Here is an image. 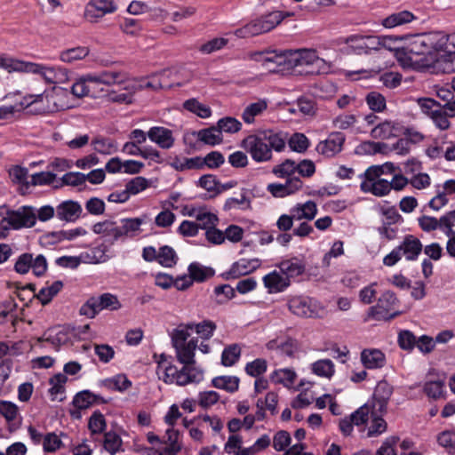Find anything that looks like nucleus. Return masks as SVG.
<instances>
[{
  "mask_svg": "<svg viewBox=\"0 0 455 455\" xmlns=\"http://www.w3.org/2000/svg\"><path fill=\"white\" fill-rule=\"evenodd\" d=\"M192 331L193 325L190 324H179L172 331V344L181 366L178 367L170 356L161 354L156 360V372L159 380L178 387L196 385L204 380V371L196 364L195 359L198 339L192 338L188 340Z\"/></svg>",
  "mask_w": 455,
  "mask_h": 455,
  "instance_id": "nucleus-1",
  "label": "nucleus"
},
{
  "mask_svg": "<svg viewBox=\"0 0 455 455\" xmlns=\"http://www.w3.org/2000/svg\"><path fill=\"white\" fill-rule=\"evenodd\" d=\"M406 48L419 60L422 68H436L443 61L439 31L412 36Z\"/></svg>",
  "mask_w": 455,
  "mask_h": 455,
  "instance_id": "nucleus-2",
  "label": "nucleus"
},
{
  "mask_svg": "<svg viewBox=\"0 0 455 455\" xmlns=\"http://www.w3.org/2000/svg\"><path fill=\"white\" fill-rule=\"evenodd\" d=\"M263 61L273 63L275 68H269L274 72H289L297 67L310 66L318 61H323L313 49H299L294 51H286L275 54L271 58H265Z\"/></svg>",
  "mask_w": 455,
  "mask_h": 455,
  "instance_id": "nucleus-3",
  "label": "nucleus"
},
{
  "mask_svg": "<svg viewBox=\"0 0 455 455\" xmlns=\"http://www.w3.org/2000/svg\"><path fill=\"white\" fill-rule=\"evenodd\" d=\"M289 15V13H283L278 10L268 12L256 17L242 28L235 29L234 34L239 38H248L267 33L274 29Z\"/></svg>",
  "mask_w": 455,
  "mask_h": 455,
  "instance_id": "nucleus-4",
  "label": "nucleus"
},
{
  "mask_svg": "<svg viewBox=\"0 0 455 455\" xmlns=\"http://www.w3.org/2000/svg\"><path fill=\"white\" fill-rule=\"evenodd\" d=\"M0 216H3L0 226L5 230L32 228L36 223V208L31 206H20L12 211L0 206Z\"/></svg>",
  "mask_w": 455,
  "mask_h": 455,
  "instance_id": "nucleus-5",
  "label": "nucleus"
},
{
  "mask_svg": "<svg viewBox=\"0 0 455 455\" xmlns=\"http://www.w3.org/2000/svg\"><path fill=\"white\" fill-rule=\"evenodd\" d=\"M65 97L66 92H44L43 93L26 96L23 104L26 107L35 105V111L40 114L53 113L69 108V105L63 101Z\"/></svg>",
  "mask_w": 455,
  "mask_h": 455,
  "instance_id": "nucleus-6",
  "label": "nucleus"
},
{
  "mask_svg": "<svg viewBox=\"0 0 455 455\" xmlns=\"http://www.w3.org/2000/svg\"><path fill=\"white\" fill-rule=\"evenodd\" d=\"M384 172L381 166L372 165L360 174V188L363 193H370L375 196H385L390 193L389 181L382 179Z\"/></svg>",
  "mask_w": 455,
  "mask_h": 455,
  "instance_id": "nucleus-7",
  "label": "nucleus"
},
{
  "mask_svg": "<svg viewBox=\"0 0 455 455\" xmlns=\"http://www.w3.org/2000/svg\"><path fill=\"white\" fill-rule=\"evenodd\" d=\"M422 251V243L412 235H407L403 242L383 259L385 266H395L403 256L407 260H416Z\"/></svg>",
  "mask_w": 455,
  "mask_h": 455,
  "instance_id": "nucleus-8",
  "label": "nucleus"
},
{
  "mask_svg": "<svg viewBox=\"0 0 455 455\" xmlns=\"http://www.w3.org/2000/svg\"><path fill=\"white\" fill-rule=\"evenodd\" d=\"M21 72L39 75L51 84H65L68 81V70L60 66H46L23 60Z\"/></svg>",
  "mask_w": 455,
  "mask_h": 455,
  "instance_id": "nucleus-9",
  "label": "nucleus"
},
{
  "mask_svg": "<svg viewBox=\"0 0 455 455\" xmlns=\"http://www.w3.org/2000/svg\"><path fill=\"white\" fill-rule=\"evenodd\" d=\"M397 299L393 291H386L378 299L377 304L368 309V317L381 321L391 320L400 312L396 310Z\"/></svg>",
  "mask_w": 455,
  "mask_h": 455,
  "instance_id": "nucleus-10",
  "label": "nucleus"
},
{
  "mask_svg": "<svg viewBox=\"0 0 455 455\" xmlns=\"http://www.w3.org/2000/svg\"><path fill=\"white\" fill-rule=\"evenodd\" d=\"M241 147L256 163H266L272 159V151L261 132L244 138Z\"/></svg>",
  "mask_w": 455,
  "mask_h": 455,
  "instance_id": "nucleus-11",
  "label": "nucleus"
},
{
  "mask_svg": "<svg viewBox=\"0 0 455 455\" xmlns=\"http://www.w3.org/2000/svg\"><path fill=\"white\" fill-rule=\"evenodd\" d=\"M47 268L48 263L43 254L22 253L17 258L14 264V270L18 274L25 275L31 270L37 277L43 276Z\"/></svg>",
  "mask_w": 455,
  "mask_h": 455,
  "instance_id": "nucleus-12",
  "label": "nucleus"
},
{
  "mask_svg": "<svg viewBox=\"0 0 455 455\" xmlns=\"http://www.w3.org/2000/svg\"><path fill=\"white\" fill-rule=\"evenodd\" d=\"M287 307L291 314L299 317H315L322 309L316 299L304 295L288 297Z\"/></svg>",
  "mask_w": 455,
  "mask_h": 455,
  "instance_id": "nucleus-13",
  "label": "nucleus"
},
{
  "mask_svg": "<svg viewBox=\"0 0 455 455\" xmlns=\"http://www.w3.org/2000/svg\"><path fill=\"white\" fill-rule=\"evenodd\" d=\"M117 9L114 0H89L84 16L90 23H98L104 16L116 12Z\"/></svg>",
  "mask_w": 455,
  "mask_h": 455,
  "instance_id": "nucleus-14",
  "label": "nucleus"
},
{
  "mask_svg": "<svg viewBox=\"0 0 455 455\" xmlns=\"http://www.w3.org/2000/svg\"><path fill=\"white\" fill-rule=\"evenodd\" d=\"M262 260L259 258H242L235 261L228 271L224 273L226 279H237L250 275L260 267Z\"/></svg>",
  "mask_w": 455,
  "mask_h": 455,
  "instance_id": "nucleus-15",
  "label": "nucleus"
},
{
  "mask_svg": "<svg viewBox=\"0 0 455 455\" xmlns=\"http://www.w3.org/2000/svg\"><path fill=\"white\" fill-rule=\"evenodd\" d=\"M345 140L346 136L342 132H332L316 145L315 149L325 157H332L342 150Z\"/></svg>",
  "mask_w": 455,
  "mask_h": 455,
  "instance_id": "nucleus-16",
  "label": "nucleus"
},
{
  "mask_svg": "<svg viewBox=\"0 0 455 455\" xmlns=\"http://www.w3.org/2000/svg\"><path fill=\"white\" fill-rule=\"evenodd\" d=\"M262 282L270 294L283 292L291 285V280L280 269H275L264 275Z\"/></svg>",
  "mask_w": 455,
  "mask_h": 455,
  "instance_id": "nucleus-17",
  "label": "nucleus"
},
{
  "mask_svg": "<svg viewBox=\"0 0 455 455\" xmlns=\"http://www.w3.org/2000/svg\"><path fill=\"white\" fill-rule=\"evenodd\" d=\"M303 182L299 178L292 177L283 183H270L267 191L275 197H285L293 195L302 188Z\"/></svg>",
  "mask_w": 455,
  "mask_h": 455,
  "instance_id": "nucleus-18",
  "label": "nucleus"
},
{
  "mask_svg": "<svg viewBox=\"0 0 455 455\" xmlns=\"http://www.w3.org/2000/svg\"><path fill=\"white\" fill-rule=\"evenodd\" d=\"M149 140L162 149H170L174 146L173 132L164 126H153L148 131Z\"/></svg>",
  "mask_w": 455,
  "mask_h": 455,
  "instance_id": "nucleus-19",
  "label": "nucleus"
},
{
  "mask_svg": "<svg viewBox=\"0 0 455 455\" xmlns=\"http://www.w3.org/2000/svg\"><path fill=\"white\" fill-rule=\"evenodd\" d=\"M393 394L392 386L387 381H379L373 393V401L370 405L378 410L380 414L387 412L388 401Z\"/></svg>",
  "mask_w": 455,
  "mask_h": 455,
  "instance_id": "nucleus-20",
  "label": "nucleus"
},
{
  "mask_svg": "<svg viewBox=\"0 0 455 455\" xmlns=\"http://www.w3.org/2000/svg\"><path fill=\"white\" fill-rule=\"evenodd\" d=\"M0 415L4 418L11 431L17 430L22 423L19 407L11 401H0Z\"/></svg>",
  "mask_w": 455,
  "mask_h": 455,
  "instance_id": "nucleus-21",
  "label": "nucleus"
},
{
  "mask_svg": "<svg viewBox=\"0 0 455 455\" xmlns=\"http://www.w3.org/2000/svg\"><path fill=\"white\" fill-rule=\"evenodd\" d=\"M164 438L166 440L163 443L166 446L162 449H155L150 455H177L179 453L181 450V444L179 442V430L175 429L174 427H168L165 430Z\"/></svg>",
  "mask_w": 455,
  "mask_h": 455,
  "instance_id": "nucleus-22",
  "label": "nucleus"
},
{
  "mask_svg": "<svg viewBox=\"0 0 455 455\" xmlns=\"http://www.w3.org/2000/svg\"><path fill=\"white\" fill-rule=\"evenodd\" d=\"M83 209L78 202L67 200L56 207V217L66 222H75L82 214Z\"/></svg>",
  "mask_w": 455,
  "mask_h": 455,
  "instance_id": "nucleus-23",
  "label": "nucleus"
},
{
  "mask_svg": "<svg viewBox=\"0 0 455 455\" xmlns=\"http://www.w3.org/2000/svg\"><path fill=\"white\" fill-rule=\"evenodd\" d=\"M403 132V125L397 121L386 120L374 126L371 131L373 139L387 140L399 135Z\"/></svg>",
  "mask_w": 455,
  "mask_h": 455,
  "instance_id": "nucleus-24",
  "label": "nucleus"
},
{
  "mask_svg": "<svg viewBox=\"0 0 455 455\" xmlns=\"http://www.w3.org/2000/svg\"><path fill=\"white\" fill-rule=\"evenodd\" d=\"M317 212V204L312 200L306 201L305 203H298L290 209V213L292 214V217L297 221L313 220Z\"/></svg>",
  "mask_w": 455,
  "mask_h": 455,
  "instance_id": "nucleus-25",
  "label": "nucleus"
},
{
  "mask_svg": "<svg viewBox=\"0 0 455 455\" xmlns=\"http://www.w3.org/2000/svg\"><path fill=\"white\" fill-rule=\"evenodd\" d=\"M92 231L94 234L104 235L112 243L122 238L120 226L108 220L95 223Z\"/></svg>",
  "mask_w": 455,
  "mask_h": 455,
  "instance_id": "nucleus-26",
  "label": "nucleus"
},
{
  "mask_svg": "<svg viewBox=\"0 0 455 455\" xmlns=\"http://www.w3.org/2000/svg\"><path fill=\"white\" fill-rule=\"evenodd\" d=\"M278 269H280L289 280L291 278L297 277L302 275L305 271L306 265L303 259L293 257L291 259H283L280 261L277 265Z\"/></svg>",
  "mask_w": 455,
  "mask_h": 455,
  "instance_id": "nucleus-27",
  "label": "nucleus"
},
{
  "mask_svg": "<svg viewBox=\"0 0 455 455\" xmlns=\"http://www.w3.org/2000/svg\"><path fill=\"white\" fill-rule=\"evenodd\" d=\"M383 416L384 414H380L378 410L371 407L368 421L367 437H377L387 432V423Z\"/></svg>",
  "mask_w": 455,
  "mask_h": 455,
  "instance_id": "nucleus-28",
  "label": "nucleus"
},
{
  "mask_svg": "<svg viewBox=\"0 0 455 455\" xmlns=\"http://www.w3.org/2000/svg\"><path fill=\"white\" fill-rule=\"evenodd\" d=\"M361 360L368 369L382 368L386 363L384 353L376 348L363 349L361 353Z\"/></svg>",
  "mask_w": 455,
  "mask_h": 455,
  "instance_id": "nucleus-29",
  "label": "nucleus"
},
{
  "mask_svg": "<svg viewBox=\"0 0 455 455\" xmlns=\"http://www.w3.org/2000/svg\"><path fill=\"white\" fill-rule=\"evenodd\" d=\"M297 373L292 368H280L271 372L269 378L275 384L291 388L295 385Z\"/></svg>",
  "mask_w": 455,
  "mask_h": 455,
  "instance_id": "nucleus-30",
  "label": "nucleus"
},
{
  "mask_svg": "<svg viewBox=\"0 0 455 455\" xmlns=\"http://www.w3.org/2000/svg\"><path fill=\"white\" fill-rule=\"evenodd\" d=\"M107 247L104 244L97 245L81 252L80 260L84 264H99L108 260Z\"/></svg>",
  "mask_w": 455,
  "mask_h": 455,
  "instance_id": "nucleus-31",
  "label": "nucleus"
},
{
  "mask_svg": "<svg viewBox=\"0 0 455 455\" xmlns=\"http://www.w3.org/2000/svg\"><path fill=\"white\" fill-rule=\"evenodd\" d=\"M107 403L108 401L104 397L89 390L77 393L73 399L74 406L78 409H86L94 403L103 404Z\"/></svg>",
  "mask_w": 455,
  "mask_h": 455,
  "instance_id": "nucleus-32",
  "label": "nucleus"
},
{
  "mask_svg": "<svg viewBox=\"0 0 455 455\" xmlns=\"http://www.w3.org/2000/svg\"><path fill=\"white\" fill-rule=\"evenodd\" d=\"M101 387L109 391L124 393L132 387V381L124 373H118L101 380Z\"/></svg>",
  "mask_w": 455,
  "mask_h": 455,
  "instance_id": "nucleus-33",
  "label": "nucleus"
},
{
  "mask_svg": "<svg viewBox=\"0 0 455 455\" xmlns=\"http://www.w3.org/2000/svg\"><path fill=\"white\" fill-rule=\"evenodd\" d=\"M26 348V343L22 340L0 341V359L8 357L6 360L10 363V358L23 355Z\"/></svg>",
  "mask_w": 455,
  "mask_h": 455,
  "instance_id": "nucleus-34",
  "label": "nucleus"
},
{
  "mask_svg": "<svg viewBox=\"0 0 455 455\" xmlns=\"http://www.w3.org/2000/svg\"><path fill=\"white\" fill-rule=\"evenodd\" d=\"M99 78L101 85L112 86L122 84L128 81V75L119 70H104L100 73H94Z\"/></svg>",
  "mask_w": 455,
  "mask_h": 455,
  "instance_id": "nucleus-35",
  "label": "nucleus"
},
{
  "mask_svg": "<svg viewBox=\"0 0 455 455\" xmlns=\"http://www.w3.org/2000/svg\"><path fill=\"white\" fill-rule=\"evenodd\" d=\"M268 350H278L281 354L287 356H293L298 349L297 343L292 339H271L266 344Z\"/></svg>",
  "mask_w": 455,
  "mask_h": 455,
  "instance_id": "nucleus-36",
  "label": "nucleus"
},
{
  "mask_svg": "<svg viewBox=\"0 0 455 455\" xmlns=\"http://www.w3.org/2000/svg\"><path fill=\"white\" fill-rule=\"evenodd\" d=\"M310 370L313 374L330 379L335 373V365L331 359H320L310 364Z\"/></svg>",
  "mask_w": 455,
  "mask_h": 455,
  "instance_id": "nucleus-37",
  "label": "nucleus"
},
{
  "mask_svg": "<svg viewBox=\"0 0 455 455\" xmlns=\"http://www.w3.org/2000/svg\"><path fill=\"white\" fill-rule=\"evenodd\" d=\"M240 379L236 376H217L212 379V386L228 393H235L239 388Z\"/></svg>",
  "mask_w": 455,
  "mask_h": 455,
  "instance_id": "nucleus-38",
  "label": "nucleus"
},
{
  "mask_svg": "<svg viewBox=\"0 0 455 455\" xmlns=\"http://www.w3.org/2000/svg\"><path fill=\"white\" fill-rule=\"evenodd\" d=\"M415 16L409 11L394 12L382 20L381 24L387 28H393L412 21Z\"/></svg>",
  "mask_w": 455,
  "mask_h": 455,
  "instance_id": "nucleus-39",
  "label": "nucleus"
},
{
  "mask_svg": "<svg viewBox=\"0 0 455 455\" xmlns=\"http://www.w3.org/2000/svg\"><path fill=\"white\" fill-rule=\"evenodd\" d=\"M188 272L193 282L202 283L213 276L214 271L212 267H205L199 262H192L188 267Z\"/></svg>",
  "mask_w": 455,
  "mask_h": 455,
  "instance_id": "nucleus-40",
  "label": "nucleus"
},
{
  "mask_svg": "<svg viewBox=\"0 0 455 455\" xmlns=\"http://www.w3.org/2000/svg\"><path fill=\"white\" fill-rule=\"evenodd\" d=\"M68 378L63 373H58L50 379V389L52 400L62 401L64 399L65 387L64 385L67 382Z\"/></svg>",
  "mask_w": 455,
  "mask_h": 455,
  "instance_id": "nucleus-41",
  "label": "nucleus"
},
{
  "mask_svg": "<svg viewBox=\"0 0 455 455\" xmlns=\"http://www.w3.org/2000/svg\"><path fill=\"white\" fill-rule=\"evenodd\" d=\"M395 56L398 63L403 68L418 69L422 68L419 63V60L416 59L411 52H409L406 46L396 48Z\"/></svg>",
  "mask_w": 455,
  "mask_h": 455,
  "instance_id": "nucleus-42",
  "label": "nucleus"
},
{
  "mask_svg": "<svg viewBox=\"0 0 455 455\" xmlns=\"http://www.w3.org/2000/svg\"><path fill=\"white\" fill-rule=\"evenodd\" d=\"M267 108V102L265 100H259L256 102L249 104L243 112V120L245 124L254 123L255 117L259 116Z\"/></svg>",
  "mask_w": 455,
  "mask_h": 455,
  "instance_id": "nucleus-43",
  "label": "nucleus"
},
{
  "mask_svg": "<svg viewBox=\"0 0 455 455\" xmlns=\"http://www.w3.org/2000/svg\"><path fill=\"white\" fill-rule=\"evenodd\" d=\"M93 149L102 155H111L117 151L116 142L110 138L98 136L92 141Z\"/></svg>",
  "mask_w": 455,
  "mask_h": 455,
  "instance_id": "nucleus-44",
  "label": "nucleus"
},
{
  "mask_svg": "<svg viewBox=\"0 0 455 455\" xmlns=\"http://www.w3.org/2000/svg\"><path fill=\"white\" fill-rule=\"evenodd\" d=\"M263 136L266 138L267 143H268V147H270V150H275L276 152H282L286 146V136L282 132H275L274 131H264L261 132Z\"/></svg>",
  "mask_w": 455,
  "mask_h": 455,
  "instance_id": "nucleus-45",
  "label": "nucleus"
},
{
  "mask_svg": "<svg viewBox=\"0 0 455 455\" xmlns=\"http://www.w3.org/2000/svg\"><path fill=\"white\" fill-rule=\"evenodd\" d=\"M178 255L175 250L169 245H163L158 249L157 262L164 267H172L177 264Z\"/></svg>",
  "mask_w": 455,
  "mask_h": 455,
  "instance_id": "nucleus-46",
  "label": "nucleus"
},
{
  "mask_svg": "<svg viewBox=\"0 0 455 455\" xmlns=\"http://www.w3.org/2000/svg\"><path fill=\"white\" fill-rule=\"evenodd\" d=\"M241 356V347L238 344H231L226 347L221 354V363L226 367L235 365Z\"/></svg>",
  "mask_w": 455,
  "mask_h": 455,
  "instance_id": "nucleus-47",
  "label": "nucleus"
},
{
  "mask_svg": "<svg viewBox=\"0 0 455 455\" xmlns=\"http://www.w3.org/2000/svg\"><path fill=\"white\" fill-rule=\"evenodd\" d=\"M63 288V283L61 281H54L52 283L43 287L38 294L37 298L42 302V304L45 305L49 303L54 296H56Z\"/></svg>",
  "mask_w": 455,
  "mask_h": 455,
  "instance_id": "nucleus-48",
  "label": "nucleus"
},
{
  "mask_svg": "<svg viewBox=\"0 0 455 455\" xmlns=\"http://www.w3.org/2000/svg\"><path fill=\"white\" fill-rule=\"evenodd\" d=\"M371 411V406L367 403L351 413L348 418L354 426L361 427L364 430L365 425L369 421Z\"/></svg>",
  "mask_w": 455,
  "mask_h": 455,
  "instance_id": "nucleus-49",
  "label": "nucleus"
},
{
  "mask_svg": "<svg viewBox=\"0 0 455 455\" xmlns=\"http://www.w3.org/2000/svg\"><path fill=\"white\" fill-rule=\"evenodd\" d=\"M183 108L201 118H208L212 115L210 107L199 102L196 99H189L183 103Z\"/></svg>",
  "mask_w": 455,
  "mask_h": 455,
  "instance_id": "nucleus-50",
  "label": "nucleus"
},
{
  "mask_svg": "<svg viewBox=\"0 0 455 455\" xmlns=\"http://www.w3.org/2000/svg\"><path fill=\"white\" fill-rule=\"evenodd\" d=\"M198 139L202 142L212 146L218 145L223 140L222 134L218 126L201 130L198 132Z\"/></svg>",
  "mask_w": 455,
  "mask_h": 455,
  "instance_id": "nucleus-51",
  "label": "nucleus"
},
{
  "mask_svg": "<svg viewBox=\"0 0 455 455\" xmlns=\"http://www.w3.org/2000/svg\"><path fill=\"white\" fill-rule=\"evenodd\" d=\"M89 52L90 51L87 47L78 46L61 52L60 54V59L63 62L71 63L73 61L84 59L89 54Z\"/></svg>",
  "mask_w": 455,
  "mask_h": 455,
  "instance_id": "nucleus-52",
  "label": "nucleus"
},
{
  "mask_svg": "<svg viewBox=\"0 0 455 455\" xmlns=\"http://www.w3.org/2000/svg\"><path fill=\"white\" fill-rule=\"evenodd\" d=\"M122 445L123 441L119 435L112 431L105 434L103 447L108 453L115 455L122 450Z\"/></svg>",
  "mask_w": 455,
  "mask_h": 455,
  "instance_id": "nucleus-53",
  "label": "nucleus"
},
{
  "mask_svg": "<svg viewBox=\"0 0 455 455\" xmlns=\"http://www.w3.org/2000/svg\"><path fill=\"white\" fill-rule=\"evenodd\" d=\"M365 101L371 110L380 113L386 109L385 97L378 92H371L365 97Z\"/></svg>",
  "mask_w": 455,
  "mask_h": 455,
  "instance_id": "nucleus-54",
  "label": "nucleus"
},
{
  "mask_svg": "<svg viewBox=\"0 0 455 455\" xmlns=\"http://www.w3.org/2000/svg\"><path fill=\"white\" fill-rule=\"evenodd\" d=\"M187 324L193 325V330H196V332L204 340L210 339L216 330V324L210 320H204L199 323H188Z\"/></svg>",
  "mask_w": 455,
  "mask_h": 455,
  "instance_id": "nucleus-55",
  "label": "nucleus"
},
{
  "mask_svg": "<svg viewBox=\"0 0 455 455\" xmlns=\"http://www.w3.org/2000/svg\"><path fill=\"white\" fill-rule=\"evenodd\" d=\"M144 223V219L142 218H133V219H125L123 220V225L120 226V229L122 232V237L124 236H133L140 230L141 225Z\"/></svg>",
  "mask_w": 455,
  "mask_h": 455,
  "instance_id": "nucleus-56",
  "label": "nucleus"
},
{
  "mask_svg": "<svg viewBox=\"0 0 455 455\" xmlns=\"http://www.w3.org/2000/svg\"><path fill=\"white\" fill-rule=\"evenodd\" d=\"M196 220L199 222V228L207 229L217 225V216L209 212L206 206H202Z\"/></svg>",
  "mask_w": 455,
  "mask_h": 455,
  "instance_id": "nucleus-57",
  "label": "nucleus"
},
{
  "mask_svg": "<svg viewBox=\"0 0 455 455\" xmlns=\"http://www.w3.org/2000/svg\"><path fill=\"white\" fill-rule=\"evenodd\" d=\"M267 369V362L263 358H257L251 362H249L245 364L244 371L245 372L254 378H258L263 375Z\"/></svg>",
  "mask_w": 455,
  "mask_h": 455,
  "instance_id": "nucleus-58",
  "label": "nucleus"
},
{
  "mask_svg": "<svg viewBox=\"0 0 455 455\" xmlns=\"http://www.w3.org/2000/svg\"><path fill=\"white\" fill-rule=\"evenodd\" d=\"M87 82L89 86V97L91 98H105L108 90L101 85L99 78L95 74H87Z\"/></svg>",
  "mask_w": 455,
  "mask_h": 455,
  "instance_id": "nucleus-59",
  "label": "nucleus"
},
{
  "mask_svg": "<svg viewBox=\"0 0 455 455\" xmlns=\"http://www.w3.org/2000/svg\"><path fill=\"white\" fill-rule=\"evenodd\" d=\"M126 90L125 92H116L115 91H108L105 96L108 101L121 103V104H130L132 101V89L130 85H126L124 87Z\"/></svg>",
  "mask_w": 455,
  "mask_h": 455,
  "instance_id": "nucleus-60",
  "label": "nucleus"
},
{
  "mask_svg": "<svg viewBox=\"0 0 455 455\" xmlns=\"http://www.w3.org/2000/svg\"><path fill=\"white\" fill-rule=\"evenodd\" d=\"M100 311H102V308L98 297H92L82 305L79 313L88 318H94Z\"/></svg>",
  "mask_w": 455,
  "mask_h": 455,
  "instance_id": "nucleus-61",
  "label": "nucleus"
},
{
  "mask_svg": "<svg viewBox=\"0 0 455 455\" xmlns=\"http://www.w3.org/2000/svg\"><path fill=\"white\" fill-rule=\"evenodd\" d=\"M272 172L278 178H291V176L296 172V162L287 159L280 164L275 165Z\"/></svg>",
  "mask_w": 455,
  "mask_h": 455,
  "instance_id": "nucleus-62",
  "label": "nucleus"
},
{
  "mask_svg": "<svg viewBox=\"0 0 455 455\" xmlns=\"http://www.w3.org/2000/svg\"><path fill=\"white\" fill-rule=\"evenodd\" d=\"M289 147L298 153L305 152L309 147V140L303 133H294L288 140Z\"/></svg>",
  "mask_w": 455,
  "mask_h": 455,
  "instance_id": "nucleus-63",
  "label": "nucleus"
},
{
  "mask_svg": "<svg viewBox=\"0 0 455 455\" xmlns=\"http://www.w3.org/2000/svg\"><path fill=\"white\" fill-rule=\"evenodd\" d=\"M220 398V395L218 392L213 390H207L199 392L197 402L202 408L208 409L216 404Z\"/></svg>",
  "mask_w": 455,
  "mask_h": 455,
  "instance_id": "nucleus-64",
  "label": "nucleus"
}]
</instances>
